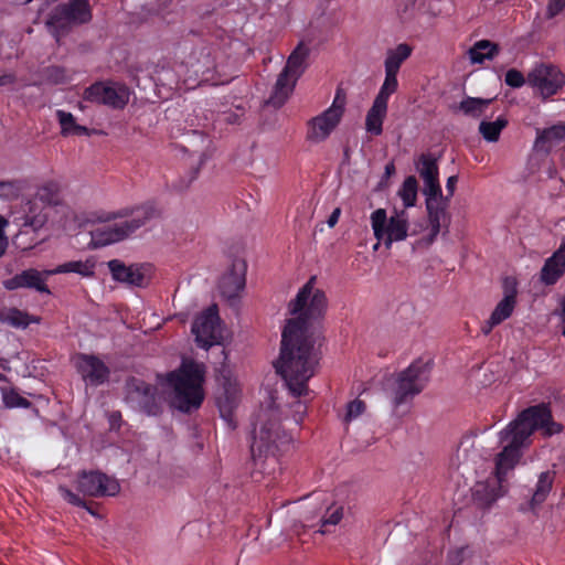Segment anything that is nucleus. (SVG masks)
Masks as SVG:
<instances>
[{
    "label": "nucleus",
    "mask_w": 565,
    "mask_h": 565,
    "mask_svg": "<svg viewBox=\"0 0 565 565\" xmlns=\"http://www.w3.org/2000/svg\"><path fill=\"white\" fill-rule=\"evenodd\" d=\"M96 262L93 257L86 258L85 260H71L56 266L54 269L45 270L46 276L56 274H70L74 273L82 277L89 278L95 274Z\"/></svg>",
    "instance_id": "bb28decb"
},
{
    "label": "nucleus",
    "mask_w": 565,
    "mask_h": 565,
    "mask_svg": "<svg viewBox=\"0 0 565 565\" xmlns=\"http://www.w3.org/2000/svg\"><path fill=\"white\" fill-rule=\"evenodd\" d=\"M280 414L275 398L269 395L262 404L254 425L252 458L255 467L263 473L270 475L276 471L280 452L287 450L292 440L280 427Z\"/></svg>",
    "instance_id": "7ed1b4c3"
},
{
    "label": "nucleus",
    "mask_w": 565,
    "mask_h": 565,
    "mask_svg": "<svg viewBox=\"0 0 565 565\" xmlns=\"http://www.w3.org/2000/svg\"><path fill=\"white\" fill-rule=\"evenodd\" d=\"M45 277H47L44 273H40L36 269H26L21 273L23 288H33L40 292L49 294L50 290L45 285Z\"/></svg>",
    "instance_id": "c9c22d12"
},
{
    "label": "nucleus",
    "mask_w": 565,
    "mask_h": 565,
    "mask_svg": "<svg viewBox=\"0 0 565 565\" xmlns=\"http://www.w3.org/2000/svg\"><path fill=\"white\" fill-rule=\"evenodd\" d=\"M310 50L303 43H299L289 55L287 63L279 74L273 94L270 95L267 104L274 107L282 106L289 98L298 78L307 68V60Z\"/></svg>",
    "instance_id": "6e6552de"
},
{
    "label": "nucleus",
    "mask_w": 565,
    "mask_h": 565,
    "mask_svg": "<svg viewBox=\"0 0 565 565\" xmlns=\"http://www.w3.org/2000/svg\"><path fill=\"white\" fill-rule=\"evenodd\" d=\"M0 321L14 328H26L33 322H39L38 318L29 316L26 312L10 308L0 310Z\"/></svg>",
    "instance_id": "2f4dec72"
},
{
    "label": "nucleus",
    "mask_w": 565,
    "mask_h": 565,
    "mask_svg": "<svg viewBox=\"0 0 565 565\" xmlns=\"http://www.w3.org/2000/svg\"><path fill=\"white\" fill-rule=\"evenodd\" d=\"M3 287L8 290H14L19 288H23L21 274L15 275L14 277L7 279L3 281Z\"/></svg>",
    "instance_id": "09e8293b"
},
{
    "label": "nucleus",
    "mask_w": 565,
    "mask_h": 565,
    "mask_svg": "<svg viewBox=\"0 0 565 565\" xmlns=\"http://www.w3.org/2000/svg\"><path fill=\"white\" fill-rule=\"evenodd\" d=\"M556 472L554 470H545L539 473L532 498L530 501L531 508L535 509L541 505L550 494Z\"/></svg>",
    "instance_id": "c85d7f7f"
},
{
    "label": "nucleus",
    "mask_w": 565,
    "mask_h": 565,
    "mask_svg": "<svg viewBox=\"0 0 565 565\" xmlns=\"http://www.w3.org/2000/svg\"><path fill=\"white\" fill-rule=\"evenodd\" d=\"M340 215H341V210L339 207H337L332 211V213L330 214V216L327 221L329 227H333L338 223Z\"/></svg>",
    "instance_id": "5fc2aeb1"
},
{
    "label": "nucleus",
    "mask_w": 565,
    "mask_h": 565,
    "mask_svg": "<svg viewBox=\"0 0 565 565\" xmlns=\"http://www.w3.org/2000/svg\"><path fill=\"white\" fill-rule=\"evenodd\" d=\"M56 118L61 126V132L64 136H82L87 134V128L78 125L75 117L65 110H56Z\"/></svg>",
    "instance_id": "473e14b6"
},
{
    "label": "nucleus",
    "mask_w": 565,
    "mask_h": 565,
    "mask_svg": "<svg viewBox=\"0 0 565 565\" xmlns=\"http://www.w3.org/2000/svg\"><path fill=\"white\" fill-rule=\"evenodd\" d=\"M2 399L7 407L9 408H15V407H22L26 408L30 406V403L26 398L21 396L18 392L14 390H2Z\"/></svg>",
    "instance_id": "4c0bfd02"
},
{
    "label": "nucleus",
    "mask_w": 565,
    "mask_h": 565,
    "mask_svg": "<svg viewBox=\"0 0 565 565\" xmlns=\"http://www.w3.org/2000/svg\"><path fill=\"white\" fill-rule=\"evenodd\" d=\"M525 82L523 74L516 70H509L505 74V83L511 87H521Z\"/></svg>",
    "instance_id": "37998d69"
},
{
    "label": "nucleus",
    "mask_w": 565,
    "mask_h": 565,
    "mask_svg": "<svg viewBox=\"0 0 565 565\" xmlns=\"http://www.w3.org/2000/svg\"><path fill=\"white\" fill-rule=\"evenodd\" d=\"M77 490L88 497H113L119 493V482L98 471L83 472L76 483Z\"/></svg>",
    "instance_id": "2eb2a0df"
},
{
    "label": "nucleus",
    "mask_w": 565,
    "mask_h": 565,
    "mask_svg": "<svg viewBox=\"0 0 565 565\" xmlns=\"http://www.w3.org/2000/svg\"><path fill=\"white\" fill-rule=\"evenodd\" d=\"M541 429L545 436H552L561 430V426L552 420L546 405H537L523 411L498 437L502 450L494 459L495 478L489 482H478L473 489V497L481 504H491L505 492L503 482L515 468L522 456V448L531 443V435Z\"/></svg>",
    "instance_id": "f257e3e1"
},
{
    "label": "nucleus",
    "mask_w": 565,
    "mask_h": 565,
    "mask_svg": "<svg viewBox=\"0 0 565 565\" xmlns=\"http://www.w3.org/2000/svg\"><path fill=\"white\" fill-rule=\"evenodd\" d=\"M192 333L199 347L209 349L222 344L224 327L221 323L216 306H211L196 317L192 324Z\"/></svg>",
    "instance_id": "f8f14e48"
},
{
    "label": "nucleus",
    "mask_w": 565,
    "mask_h": 565,
    "mask_svg": "<svg viewBox=\"0 0 565 565\" xmlns=\"http://www.w3.org/2000/svg\"><path fill=\"white\" fill-rule=\"evenodd\" d=\"M430 370V360L418 359L388 382L386 390L394 407L408 402L424 390Z\"/></svg>",
    "instance_id": "423d86ee"
},
{
    "label": "nucleus",
    "mask_w": 565,
    "mask_h": 565,
    "mask_svg": "<svg viewBox=\"0 0 565 565\" xmlns=\"http://www.w3.org/2000/svg\"><path fill=\"white\" fill-rule=\"evenodd\" d=\"M319 337L305 324L286 323L281 334V348L274 362L276 372L285 381L294 397L307 395L308 381L319 365Z\"/></svg>",
    "instance_id": "f03ea898"
},
{
    "label": "nucleus",
    "mask_w": 565,
    "mask_h": 565,
    "mask_svg": "<svg viewBox=\"0 0 565 565\" xmlns=\"http://www.w3.org/2000/svg\"><path fill=\"white\" fill-rule=\"evenodd\" d=\"M492 98L466 97L459 104V110L472 118H479L486 114L492 104Z\"/></svg>",
    "instance_id": "c756f323"
},
{
    "label": "nucleus",
    "mask_w": 565,
    "mask_h": 565,
    "mask_svg": "<svg viewBox=\"0 0 565 565\" xmlns=\"http://www.w3.org/2000/svg\"><path fill=\"white\" fill-rule=\"evenodd\" d=\"M415 168L424 182V189L439 188V172L437 159L431 153H423L415 161Z\"/></svg>",
    "instance_id": "5701e85b"
},
{
    "label": "nucleus",
    "mask_w": 565,
    "mask_h": 565,
    "mask_svg": "<svg viewBox=\"0 0 565 565\" xmlns=\"http://www.w3.org/2000/svg\"><path fill=\"white\" fill-rule=\"evenodd\" d=\"M218 381L221 388L216 395V404L222 418L230 420L239 399L238 384L228 370H223L221 372Z\"/></svg>",
    "instance_id": "6ab92c4d"
},
{
    "label": "nucleus",
    "mask_w": 565,
    "mask_h": 565,
    "mask_svg": "<svg viewBox=\"0 0 565 565\" xmlns=\"http://www.w3.org/2000/svg\"><path fill=\"white\" fill-rule=\"evenodd\" d=\"M526 83L543 98H547L565 85V74L552 64H539L529 72Z\"/></svg>",
    "instance_id": "ddd939ff"
},
{
    "label": "nucleus",
    "mask_w": 565,
    "mask_h": 565,
    "mask_svg": "<svg viewBox=\"0 0 565 565\" xmlns=\"http://www.w3.org/2000/svg\"><path fill=\"white\" fill-rule=\"evenodd\" d=\"M565 138V122L554 125L537 134L534 147L537 150L548 152L554 146Z\"/></svg>",
    "instance_id": "cd10ccee"
},
{
    "label": "nucleus",
    "mask_w": 565,
    "mask_h": 565,
    "mask_svg": "<svg viewBox=\"0 0 565 565\" xmlns=\"http://www.w3.org/2000/svg\"><path fill=\"white\" fill-rule=\"evenodd\" d=\"M7 220L25 233H38L47 226H54L51 210L31 195L12 203Z\"/></svg>",
    "instance_id": "1a4fd4ad"
},
{
    "label": "nucleus",
    "mask_w": 565,
    "mask_h": 565,
    "mask_svg": "<svg viewBox=\"0 0 565 565\" xmlns=\"http://www.w3.org/2000/svg\"><path fill=\"white\" fill-rule=\"evenodd\" d=\"M417 193L418 182L416 178L414 175L407 177L396 193L403 203V210L406 211V209L415 206L417 202Z\"/></svg>",
    "instance_id": "7c9ffc66"
},
{
    "label": "nucleus",
    "mask_w": 565,
    "mask_h": 565,
    "mask_svg": "<svg viewBox=\"0 0 565 565\" xmlns=\"http://www.w3.org/2000/svg\"><path fill=\"white\" fill-rule=\"evenodd\" d=\"M326 306V296L316 287V278L311 277L289 302L288 311L292 318L287 323L305 324L309 331L316 332L311 321L322 316Z\"/></svg>",
    "instance_id": "0eeeda50"
},
{
    "label": "nucleus",
    "mask_w": 565,
    "mask_h": 565,
    "mask_svg": "<svg viewBox=\"0 0 565 565\" xmlns=\"http://www.w3.org/2000/svg\"><path fill=\"white\" fill-rule=\"evenodd\" d=\"M158 215L152 203H145L134 207H122L117 211L100 212L96 221L110 223L96 227L90 232V245L94 248L105 247L121 242L132 235L140 227Z\"/></svg>",
    "instance_id": "20e7f679"
},
{
    "label": "nucleus",
    "mask_w": 565,
    "mask_h": 565,
    "mask_svg": "<svg viewBox=\"0 0 565 565\" xmlns=\"http://www.w3.org/2000/svg\"><path fill=\"white\" fill-rule=\"evenodd\" d=\"M343 516V509L340 505L333 504L328 508L326 515L321 519L322 526L337 525Z\"/></svg>",
    "instance_id": "58836bf2"
},
{
    "label": "nucleus",
    "mask_w": 565,
    "mask_h": 565,
    "mask_svg": "<svg viewBox=\"0 0 565 565\" xmlns=\"http://www.w3.org/2000/svg\"><path fill=\"white\" fill-rule=\"evenodd\" d=\"M423 193L425 195L431 235L435 237L439 233L441 222L446 216L448 198L443 195L441 186L423 190Z\"/></svg>",
    "instance_id": "412c9836"
},
{
    "label": "nucleus",
    "mask_w": 565,
    "mask_h": 565,
    "mask_svg": "<svg viewBox=\"0 0 565 565\" xmlns=\"http://www.w3.org/2000/svg\"><path fill=\"white\" fill-rule=\"evenodd\" d=\"M457 182H458V177L457 175H451V177H449L447 179V183H446V189H447V192H448V196L447 198H450V196L454 195Z\"/></svg>",
    "instance_id": "603ef678"
},
{
    "label": "nucleus",
    "mask_w": 565,
    "mask_h": 565,
    "mask_svg": "<svg viewBox=\"0 0 565 565\" xmlns=\"http://www.w3.org/2000/svg\"><path fill=\"white\" fill-rule=\"evenodd\" d=\"M380 242H381V241H379V242L373 246V249H374V250H376V249L379 248V246H380Z\"/></svg>",
    "instance_id": "4d7b16f0"
},
{
    "label": "nucleus",
    "mask_w": 565,
    "mask_h": 565,
    "mask_svg": "<svg viewBox=\"0 0 565 565\" xmlns=\"http://www.w3.org/2000/svg\"><path fill=\"white\" fill-rule=\"evenodd\" d=\"M558 316L562 324V333L565 337V297L561 299Z\"/></svg>",
    "instance_id": "864d4df0"
},
{
    "label": "nucleus",
    "mask_w": 565,
    "mask_h": 565,
    "mask_svg": "<svg viewBox=\"0 0 565 565\" xmlns=\"http://www.w3.org/2000/svg\"><path fill=\"white\" fill-rule=\"evenodd\" d=\"M129 96L127 86L118 83H95L84 94L86 100L113 108H122L128 103Z\"/></svg>",
    "instance_id": "4468645a"
},
{
    "label": "nucleus",
    "mask_w": 565,
    "mask_h": 565,
    "mask_svg": "<svg viewBox=\"0 0 565 565\" xmlns=\"http://www.w3.org/2000/svg\"><path fill=\"white\" fill-rule=\"evenodd\" d=\"M32 1H33V0H25V3H30V2H32Z\"/></svg>",
    "instance_id": "bf43d9fd"
},
{
    "label": "nucleus",
    "mask_w": 565,
    "mask_h": 565,
    "mask_svg": "<svg viewBox=\"0 0 565 565\" xmlns=\"http://www.w3.org/2000/svg\"><path fill=\"white\" fill-rule=\"evenodd\" d=\"M365 411V404L360 399L350 402L347 406L345 422H351L358 418Z\"/></svg>",
    "instance_id": "a19ab883"
},
{
    "label": "nucleus",
    "mask_w": 565,
    "mask_h": 565,
    "mask_svg": "<svg viewBox=\"0 0 565 565\" xmlns=\"http://www.w3.org/2000/svg\"><path fill=\"white\" fill-rule=\"evenodd\" d=\"M74 365L86 385L98 386L109 377V369L95 355L78 354Z\"/></svg>",
    "instance_id": "a211bd4d"
},
{
    "label": "nucleus",
    "mask_w": 565,
    "mask_h": 565,
    "mask_svg": "<svg viewBox=\"0 0 565 565\" xmlns=\"http://www.w3.org/2000/svg\"><path fill=\"white\" fill-rule=\"evenodd\" d=\"M498 52L495 44L488 40H481L473 44L469 50V57L472 63H482L486 60H491Z\"/></svg>",
    "instance_id": "f704fd0d"
},
{
    "label": "nucleus",
    "mask_w": 565,
    "mask_h": 565,
    "mask_svg": "<svg viewBox=\"0 0 565 565\" xmlns=\"http://www.w3.org/2000/svg\"><path fill=\"white\" fill-rule=\"evenodd\" d=\"M471 445H472V443H471L470 438L462 440L457 450V457L460 459L461 454H462L463 460H467V451Z\"/></svg>",
    "instance_id": "8fccbe9b"
},
{
    "label": "nucleus",
    "mask_w": 565,
    "mask_h": 565,
    "mask_svg": "<svg viewBox=\"0 0 565 565\" xmlns=\"http://www.w3.org/2000/svg\"><path fill=\"white\" fill-rule=\"evenodd\" d=\"M15 82V75L11 72L0 73V87L11 85Z\"/></svg>",
    "instance_id": "3c124183"
},
{
    "label": "nucleus",
    "mask_w": 565,
    "mask_h": 565,
    "mask_svg": "<svg viewBox=\"0 0 565 565\" xmlns=\"http://www.w3.org/2000/svg\"><path fill=\"white\" fill-rule=\"evenodd\" d=\"M9 224V221L0 215V257L4 254L8 247V238L4 235V228Z\"/></svg>",
    "instance_id": "a18cd8bd"
},
{
    "label": "nucleus",
    "mask_w": 565,
    "mask_h": 565,
    "mask_svg": "<svg viewBox=\"0 0 565 565\" xmlns=\"http://www.w3.org/2000/svg\"><path fill=\"white\" fill-rule=\"evenodd\" d=\"M46 79L52 84H62L68 81L66 71L58 66H52L45 72Z\"/></svg>",
    "instance_id": "ea45409f"
},
{
    "label": "nucleus",
    "mask_w": 565,
    "mask_h": 565,
    "mask_svg": "<svg viewBox=\"0 0 565 565\" xmlns=\"http://www.w3.org/2000/svg\"><path fill=\"white\" fill-rule=\"evenodd\" d=\"M25 182L21 180L0 181V196L6 199L18 198L25 190Z\"/></svg>",
    "instance_id": "e433bc0d"
},
{
    "label": "nucleus",
    "mask_w": 565,
    "mask_h": 565,
    "mask_svg": "<svg viewBox=\"0 0 565 565\" xmlns=\"http://www.w3.org/2000/svg\"><path fill=\"white\" fill-rule=\"evenodd\" d=\"M58 492L63 497L64 500L70 502L71 504L77 505V507H84V501L75 493H73L71 490H68L65 487H58Z\"/></svg>",
    "instance_id": "c03bdc74"
},
{
    "label": "nucleus",
    "mask_w": 565,
    "mask_h": 565,
    "mask_svg": "<svg viewBox=\"0 0 565 565\" xmlns=\"http://www.w3.org/2000/svg\"><path fill=\"white\" fill-rule=\"evenodd\" d=\"M247 265L244 259H234L222 275L218 290L223 298L234 302L245 288Z\"/></svg>",
    "instance_id": "f3484780"
},
{
    "label": "nucleus",
    "mask_w": 565,
    "mask_h": 565,
    "mask_svg": "<svg viewBox=\"0 0 565 565\" xmlns=\"http://www.w3.org/2000/svg\"><path fill=\"white\" fill-rule=\"evenodd\" d=\"M392 94L393 93L380 88L365 118V129L369 134L374 136L382 134V126L387 114L388 99Z\"/></svg>",
    "instance_id": "4be33fe9"
},
{
    "label": "nucleus",
    "mask_w": 565,
    "mask_h": 565,
    "mask_svg": "<svg viewBox=\"0 0 565 565\" xmlns=\"http://www.w3.org/2000/svg\"><path fill=\"white\" fill-rule=\"evenodd\" d=\"M468 554V547H459L450 551L447 556V565H461Z\"/></svg>",
    "instance_id": "79ce46f5"
},
{
    "label": "nucleus",
    "mask_w": 565,
    "mask_h": 565,
    "mask_svg": "<svg viewBox=\"0 0 565 565\" xmlns=\"http://www.w3.org/2000/svg\"><path fill=\"white\" fill-rule=\"evenodd\" d=\"M4 379V376L0 373V381H2Z\"/></svg>",
    "instance_id": "13d9d810"
},
{
    "label": "nucleus",
    "mask_w": 565,
    "mask_h": 565,
    "mask_svg": "<svg viewBox=\"0 0 565 565\" xmlns=\"http://www.w3.org/2000/svg\"><path fill=\"white\" fill-rule=\"evenodd\" d=\"M565 274V241L561 244L558 249L545 262L541 278L547 284L552 285Z\"/></svg>",
    "instance_id": "b1692460"
},
{
    "label": "nucleus",
    "mask_w": 565,
    "mask_h": 565,
    "mask_svg": "<svg viewBox=\"0 0 565 565\" xmlns=\"http://www.w3.org/2000/svg\"><path fill=\"white\" fill-rule=\"evenodd\" d=\"M507 125L508 120L503 116H499L493 121L482 120L479 125V132L484 140L495 142L499 140L500 134Z\"/></svg>",
    "instance_id": "72a5a7b5"
},
{
    "label": "nucleus",
    "mask_w": 565,
    "mask_h": 565,
    "mask_svg": "<svg viewBox=\"0 0 565 565\" xmlns=\"http://www.w3.org/2000/svg\"><path fill=\"white\" fill-rule=\"evenodd\" d=\"M374 237L383 241L390 248L394 242L405 241L408 236L409 220L405 210L394 207L388 216L385 209H376L370 216Z\"/></svg>",
    "instance_id": "9d476101"
},
{
    "label": "nucleus",
    "mask_w": 565,
    "mask_h": 565,
    "mask_svg": "<svg viewBox=\"0 0 565 565\" xmlns=\"http://www.w3.org/2000/svg\"><path fill=\"white\" fill-rule=\"evenodd\" d=\"M31 196L45 205L47 210H51L52 214L61 207V189L57 182H43Z\"/></svg>",
    "instance_id": "a878e982"
},
{
    "label": "nucleus",
    "mask_w": 565,
    "mask_h": 565,
    "mask_svg": "<svg viewBox=\"0 0 565 565\" xmlns=\"http://www.w3.org/2000/svg\"><path fill=\"white\" fill-rule=\"evenodd\" d=\"M412 47L408 44L401 43L396 47L386 52L384 61L385 78L381 89L395 93L398 87L397 73L401 65L411 56Z\"/></svg>",
    "instance_id": "aec40b11"
},
{
    "label": "nucleus",
    "mask_w": 565,
    "mask_h": 565,
    "mask_svg": "<svg viewBox=\"0 0 565 565\" xmlns=\"http://www.w3.org/2000/svg\"><path fill=\"white\" fill-rule=\"evenodd\" d=\"M111 277L115 281L134 287H145L149 282L151 266L149 264L126 265L119 259H111L107 263Z\"/></svg>",
    "instance_id": "dca6fc26"
},
{
    "label": "nucleus",
    "mask_w": 565,
    "mask_h": 565,
    "mask_svg": "<svg viewBox=\"0 0 565 565\" xmlns=\"http://www.w3.org/2000/svg\"><path fill=\"white\" fill-rule=\"evenodd\" d=\"M203 382V366L191 361H184L178 370L160 377L171 405L181 412H191L201 406L204 399Z\"/></svg>",
    "instance_id": "39448f33"
},
{
    "label": "nucleus",
    "mask_w": 565,
    "mask_h": 565,
    "mask_svg": "<svg viewBox=\"0 0 565 565\" xmlns=\"http://www.w3.org/2000/svg\"><path fill=\"white\" fill-rule=\"evenodd\" d=\"M565 9V0H551L547 7L548 18H553Z\"/></svg>",
    "instance_id": "de8ad7c7"
},
{
    "label": "nucleus",
    "mask_w": 565,
    "mask_h": 565,
    "mask_svg": "<svg viewBox=\"0 0 565 565\" xmlns=\"http://www.w3.org/2000/svg\"><path fill=\"white\" fill-rule=\"evenodd\" d=\"M395 172V167L393 163H388L385 167V174L386 177H391Z\"/></svg>",
    "instance_id": "6e6d98bb"
},
{
    "label": "nucleus",
    "mask_w": 565,
    "mask_h": 565,
    "mask_svg": "<svg viewBox=\"0 0 565 565\" xmlns=\"http://www.w3.org/2000/svg\"><path fill=\"white\" fill-rule=\"evenodd\" d=\"M292 419L296 424H299L302 418H303V415L306 414V405L300 402V401H297L292 406Z\"/></svg>",
    "instance_id": "49530a36"
},
{
    "label": "nucleus",
    "mask_w": 565,
    "mask_h": 565,
    "mask_svg": "<svg viewBox=\"0 0 565 565\" xmlns=\"http://www.w3.org/2000/svg\"><path fill=\"white\" fill-rule=\"evenodd\" d=\"M345 105V95L337 90L332 104L307 121L306 139L315 145L326 141L340 125Z\"/></svg>",
    "instance_id": "9b49d317"
},
{
    "label": "nucleus",
    "mask_w": 565,
    "mask_h": 565,
    "mask_svg": "<svg viewBox=\"0 0 565 565\" xmlns=\"http://www.w3.org/2000/svg\"><path fill=\"white\" fill-rule=\"evenodd\" d=\"M514 307L515 291L513 290L511 292H507L505 296L498 302L489 320L482 327L483 333H490L495 326L507 320L512 315Z\"/></svg>",
    "instance_id": "393cba45"
}]
</instances>
